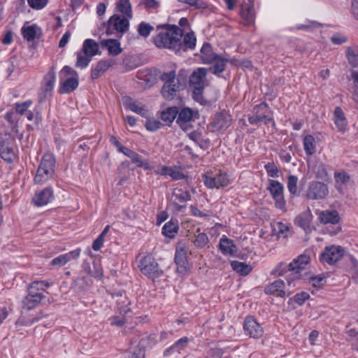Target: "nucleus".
Segmentation results:
<instances>
[{
	"label": "nucleus",
	"instance_id": "1",
	"mask_svg": "<svg viewBox=\"0 0 358 358\" xmlns=\"http://www.w3.org/2000/svg\"><path fill=\"white\" fill-rule=\"evenodd\" d=\"M157 29L160 31L153 38L154 44L158 48L168 49L178 53L180 37L183 36V29L169 24L158 25Z\"/></svg>",
	"mask_w": 358,
	"mask_h": 358
},
{
	"label": "nucleus",
	"instance_id": "2",
	"mask_svg": "<svg viewBox=\"0 0 358 358\" xmlns=\"http://www.w3.org/2000/svg\"><path fill=\"white\" fill-rule=\"evenodd\" d=\"M310 257L303 253L294 259L289 264L280 262L272 271L271 274L277 276L285 275L287 271H291L293 277H288L287 282L289 286H291L293 280L300 278V273L305 268L306 266L310 262Z\"/></svg>",
	"mask_w": 358,
	"mask_h": 358
},
{
	"label": "nucleus",
	"instance_id": "3",
	"mask_svg": "<svg viewBox=\"0 0 358 358\" xmlns=\"http://www.w3.org/2000/svg\"><path fill=\"white\" fill-rule=\"evenodd\" d=\"M208 69L200 67L194 71L189 76V85L192 90V98L201 105H206L208 101L203 97L204 80L206 77Z\"/></svg>",
	"mask_w": 358,
	"mask_h": 358
},
{
	"label": "nucleus",
	"instance_id": "4",
	"mask_svg": "<svg viewBox=\"0 0 358 358\" xmlns=\"http://www.w3.org/2000/svg\"><path fill=\"white\" fill-rule=\"evenodd\" d=\"M136 261L141 272L152 281L164 275L163 269L152 255H138Z\"/></svg>",
	"mask_w": 358,
	"mask_h": 358
},
{
	"label": "nucleus",
	"instance_id": "5",
	"mask_svg": "<svg viewBox=\"0 0 358 358\" xmlns=\"http://www.w3.org/2000/svg\"><path fill=\"white\" fill-rule=\"evenodd\" d=\"M55 156L49 152L45 153L41 158L38 167L34 181L38 184H43L53 178L55 173Z\"/></svg>",
	"mask_w": 358,
	"mask_h": 358
},
{
	"label": "nucleus",
	"instance_id": "6",
	"mask_svg": "<svg viewBox=\"0 0 358 358\" xmlns=\"http://www.w3.org/2000/svg\"><path fill=\"white\" fill-rule=\"evenodd\" d=\"M252 115H248V122L252 125H257L260 122H263L264 124L270 122L273 125L275 124L272 117L273 112L266 102L255 105L252 108Z\"/></svg>",
	"mask_w": 358,
	"mask_h": 358
},
{
	"label": "nucleus",
	"instance_id": "7",
	"mask_svg": "<svg viewBox=\"0 0 358 358\" xmlns=\"http://www.w3.org/2000/svg\"><path fill=\"white\" fill-rule=\"evenodd\" d=\"M129 28V19L114 14L107 21L106 34L108 36L116 35L117 37L122 38Z\"/></svg>",
	"mask_w": 358,
	"mask_h": 358
},
{
	"label": "nucleus",
	"instance_id": "8",
	"mask_svg": "<svg viewBox=\"0 0 358 358\" xmlns=\"http://www.w3.org/2000/svg\"><path fill=\"white\" fill-rule=\"evenodd\" d=\"M160 79L164 82L161 93L163 97L166 100H172L176 96V92L179 91V80L176 83V71L164 72Z\"/></svg>",
	"mask_w": 358,
	"mask_h": 358
},
{
	"label": "nucleus",
	"instance_id": "9",
	"mask_svg": "<svg viewBox=\"0 0 358 358\" xmlns=\"http://www.w3.org/2000/svg\"><path fill=\"white\" fill-rule=\"evenodd\" d=\"M169 200L170 206L174 211L182 212L187 208V202L191 200V194L188 190L174 188Z\"/></svg>",
	"mask_w": 358,
	"mask_h": 358
},
{
	"label": "nucleus",
	"instance_id": "10",
	"mask_svg": "<svg viewBox=\"0 0 358 358\" xmlns=\"http://www.w3.org/2000/svg\"><path fill=\"white\" fill-rule=\"evenodd\" d=\"M29 22H26L24 24V39L28 43V48L31 50H36L43 36V31L40 27L36 24H28Z\"/></svg>",
	"mask_w": 358,
	"mask_h": 358
},
{
	"label": "nucleus",
	"instance_id": "11",
	"mask_svg": "<svg viewBox=\"0 0 358 358\" xmlns=\"http://www.w3.org/2000/svg\"><path fill=\"white\" fill-rule=\"evenodd\" d=\"M177 115L176 123L184 131L192 129L191 122L199 118L198 110L187 107L181 108Z\"/></svg>",
	"mask_w": 358,
	"mask_h": 358
},
{
	"label": "nucleus",
	"instance_id": "12",
	"mask_svg": "<svg viewBox=\"0 0 358 358\" xmlns=\"http://www.w3.org/2000/svg\"><path fill=\"white\" fill-rule=\"evenodd\" d=\"M275 201V206L277 208L283 211L286 210V201L284 198L283 191L284 187L278 180H269V185L267 187Z\"/></svg>",
	"mask_w": 358,
	"mask_h": 358
},
{
	"label": "nucleus",
	"instance_id": "13",
	"mask_svg": "<svg viewBox=\"0 0 358 358\" xmlns=\"http://www.w3.org/2000/svg\"><path fill=\"white\" fill-rule=\"evenodd\" d=\"M344 255V250L339 245H331L324 248L320 256V260L323 263L332 265L339 261Z\"/></svg>",
	"mask_w": 358,
	"mask_h": 358
},
{
	"label": "nucleus",
	"instance_id": "14",
	"mask_svg": "<svg viewBox=\"0 0 358 358\" xmlns=\"http://www.w3.org/2000/svg\"><path fill=\"white\" fill-rule=\"evenodd\" d=\"M328 194L329 188L327 185L319 181L310 182L306 191V196L310 200L324 199Z\"/></svg>",
	"mask_w": 358,
	"mask_h": 358
},
{
	"label": "nucleus",
	"instance_id": "15",
	"mask_svg": "<svg viewBox=\"0 0 358 358\" xmlns=\"http://www.w3.org/2000/svg\"><path fill=\"white\" fill-rule=\"evenodd\" d=\"M243 330L245 335L255 339L261 338L264 334L263 328L252 316L245 318Z\"/></svg>",
	"mask_w": 358,
	"mask_h": 358
},
{
	"label": "nucleus",
	"instance_id": "16",
	"mask_svg": "<svg viewBox=\"0 0 358 358\" xmlns=\"http://www.w3.org/2000/svg\"><path fill=\"white\" fill-rule=\"evenodd\" d=\"M203 183L208 189H219L227 187L229 184V180L227 173H220L215 176L203 175Z\"/></svg>",
	"mask_w": 358,
	"mask_h": 358
},
{
	"label": "nucleus",
	"instance_id": "17",
	"mask_svg": "<svg viewBox=\"0 0 358 358\" xmlns=\"http://www.w3.org/2000/svg\"><path fill=\"white\" fill-rule=\"evenodd\" d=\"M232 123L231 115L227 110H224L217 113L211 122L213 128L217 131H224L229 128Z\"/></svg>",
	"mask_w": 358,
	"mask_h": 358
},
{
	"label": "nucleus",
	"instance_id": "18",
	"mask_svg": "<svg viewBox=\"0 0 358 358\" xmlns=\"http://www.w3.org/2000/svg\"><path fill=\"white\" fill-rule=\"evenodd\" d=\"M187 253V249L184 245L176 248L174 261L177 265L178 273H184L189 269Z\"/></svg>",
	"mask_w": 358,
	"mask_h": 358
},
{
	"label": "nucleus",
	"instance_id": "19",
	"mask_svg": "<svg viewBox=\"0 0 358 358\" xmlns=\"http://www.w3.org/2000/svg\"><path fill=\"white\" fill-rule=\"evenodd\" d=\"M240 15L244 20V24L249 26L255 23V12L254 8V0H244L241 4Z\"/></svg>",
	"mask_w": 358,
	"mask_h": 358
},
{
	"label": "nucleus",
	"instance_id": "20",
	"mask_svg": "<svg viewBox=\"0 0 358 358\" xmlns=\"http://www.w3.org/2000/svg\"><path fill=\"white\" fill-rule=\"evenodd\" d=\"M15 106V110L7 113L5 117L9 123L11 132L16 134L19 131L18 122L22 115V104L17 103Z\"/></svg>",
	"mask_w": 358,
	"mask_h": 358
},
{
	"label": "nucleus",
	"instance_id": "21",
	"mask_svg": "<svg viewBox=\"0 0 358 358\" xmlns=\"http://www.w3.org/2000/svg\"><path fill=\"white\" fill-rule=\"evenodd\" d=\"M54 199L53 189L47 187L43 190L36 192L32 198L34 204L36 206H43L51 202Z\"/></svg>",
	"mask_w": 358,
	"mask_h": 358
},
{
	"label": "nucleus",
	"instance_id": "22",
	"mask_svg": "<svg viewBox=\"0 0 358 358\" xmlns=\"http://www.w3.org/2000/svg\"><path fill=\"white\" fill-rule=\"evenodd\" d=\"M285 289V282L278 279L264 287V293L268 295H275L284 298L286 295Z\"/></svg>",
	"mask_w": 358,
	"mask_h": 358
},
{
	"label": "nucleus",
	"instance_id": "23",
	"mask_svg": "<svg viewBox=\"0 0 358 358\" xmlns=\"http://www.w3.org/2000/svg\"><path fill=\"white\" fill-rule=\"evenodd\" d=\"M196 43V38L193 31L187 33L183 36L180 37L179 52H186L188 50H194Z\"/></svg>",
	"mask_w": 358,
	"mask_h": 358
},
{
	"label": "nucleus",
	"instance_id": "24",
	"mask_svg": "<svg viewBox=\"0 0 358 358\" xmlns=\"http://www.w3.org/2000/svg\"><path fill=\"white\" fill-rule=\"evenodd\" d=\"M334 122L340 132H345L348 129V120L340 106H336L334 112Z\"/></svg>",
	"mask_w": 358,
	"mask_h": 358
},
{
	"label": "nucleus",
	"instance_id": "25",
	"mask_svg": "<svg viewBox=\"0 0 358 358\" xmlns=\"http://www.w3.org/2000/svg\"><path fill=\"white\" fill-rule=\"evenodd\" d=\"M114 61L113 59H103L97 62L96 66L92 68L91 78L96 80L101 76L113 64Z\"/></svg>",
	"mask_w": 358,
	"mask_h": 358
},
{
	"label": "nucleus",
	"instance_id": "26",
	"mask_svg": "<svg viewBox=\"0 0 358 358\" xmlns=\"http://www.w3.org/2000/svg\"><path fill=\"white\" fill-rule=\"evenodd\" d=\"M56 81V72L55 67L52 66L50 68L48 72L45 75L42 82V89L47 94L50 93L55 87Z\"/></svg>",
	"mask_w": 358,
	"mask_h": 358
},
{
	"label": "nucleus",
	"instance_id": "27",
	"mask_svg": "<svg viewBox=\"0 0 358 358\" xmlns=\"http://www.w3.org/2000/svg\"><path fill=\"white\" fill-rule=\"evenodd\" d=\"M189 343V338L186 336L182 337L176 341L171 346L164 351V356L169 357L175 353H180L185 349Z\"/></svg>",
	"mask_w": 358,
	"mask_h": 358
},
{
	"label": "nucleus",
	"instance_id": "28",
	"mask_svg": "<svg viewBox=\"0 0 358 358\" xmlns=\"http://www.w3.org/2000/svg\"><path fill=\"white\" fill-rule=\"evenodd\" d=\"M319 220L321 223L327 224H336L340 221V216L336 210H326L319 214Z\"/></svg>",
	"mask_w": 358,
	"mask_h": 358
},
{
	"label": "nucleus",
	"instance_id": "29",
	"mask_svg": "<svg viewBox=\"0 0 358 358\" xmlns=\"http://www.w3.org/2000/svg\"><path fill=\"white\" fill-rule=\"evenodd\" d=\"M219 248L221 252L224 255H234L236 251L237 248L231 239L228 238L226 236H222L220 240Z\"/></svg>",
	"mask_w": 358,
	"mask_h": 358
},
{
	"label": "nucleus",
	"instance_id": "30",
	"mask_svg": "<svg viewBox=\"0 0 358 358\" xmlns=\"http://www.w3.org/2000/svg\"><path fill=\"white\" fill-rule=\"evenodd\" d=\"M102 48H106L109 55L117 56L122 52L120 47V42L117 39H105L100 42Z\"/></svg>",
	"mask_w": 358,
	"mask_h": 358
},
{
	"label": "nucleus",
	"instance_id": "31",
	"mask_svg": "<svg viewBox=\"0 0 358 358\" xmlns=\"http://www.w3.org/2000/svg\"><path fill=\"white\" fill-rule=\"evenodd\" d=\"M228 62V59L219 55L217 58L213 60V63H211L213 65L209 68V71L215 76L220 77V74L225 70L226 65Z\"/></svg>",
	"mask_w": 358,
	"mask_h": 358
},
{
	"label": "nucleus",
	"instance_id": "32",
	"mask_svg": "<svg viewBox=\"0 0 358 358\" xmlns=\"http://www.w3.org/2000/svg\"><path fill=\"white\" fill-rule=\"evenodd\" d=\"M78 86V78L71 77L62 81L60 79V87L59 92L60 94H68L73 92Z\"/></svg>",
	"mask_w": 358,
	"mask_h": 358
},
{
	"label": "nucleus",
	"instance_id": "33",
	"mask_svg": "<svg viewBox=\"0 0 358 358\" xmlns=\"http://www.w3.org/2000/svg\"><path fill=\"white\" fill-rule=\"evenodd\" d=\"M201 54V59L204 64L213 63V60L219 55L213 52L212 46L208 43H205L203 45Z\"/></svg>",
	"mask_w": 358,
	"mask_h": 358
},
{
	"label": "nucleus",
	"instance_id": "34",
	"mask_svg": "<svg viewBox=\"0 0 358 358\" xmlns=\"http://www.w3.org/2000/svg\"><path fill=\"white\" fill-rule=\"evenodd\" d=\"M116 9L122 14V17L132 19V8L129 0H118L116 3Z\"/></svg>",
	"mask_w": 358,
	"mask_h": 358
},
{
	"label": "nucleus",
	"instance_id": "35",
	"mask_svg": "<svg viewBox=\"0 0 358 358\" xmlns=\"http://www.w3.org/2000/svg\"><path fill=\"white\" fill-rule=\"evenodd\" d=\"M99 49L98 43L94 40L88 38L84 41L81 51L93 57L99 53Z\"/></svg>",
	"mask_w": 358,
	"mask_h": 358
},
{
	"label": "nucleus",
	"instance_id": "36",
	"mask_svg": "<svg viewBox=\"0 0 358 358\" xmlns=\"http://www.w3.org/2000/svg\"><path fill=\"white\" fill-rule=\"evenodd\" d=\"M125 108L136 113L142 116L147 115L148 110L138 103L134 101L131 98L127 97L123 101Z\"/></svg>",
	"mask_w": 358,
	"mask_h": 358
},
{
	"label": "nucleus",
	"instance_id": "37",
	"mask_svg": "<svg viewBox=\"0 0 358 358\" xmlns=\"http://www.w3.org/2000/svg\"><path fill=\"white\" fill-rule=\"evenodd\" d=\"M24 117H25L29 121H33L31 124L27 125V130H34L37 127L41 121L39 113L36 110L31 111L24 108Z\"/></svg>",
	"mask_w": 358,
	"mask_h": 358
},
{
	"label": "nucleus",
	"instance_id": "38",
	"mask_svg": "<svg viewBox=\"0 0 358 358\" xmlns=\"http://www.w3.org/2000/svg\"><path fill=\"white\" fill-rule=\"evenodd\" d=\"M179 229L177 221L171 220L162 227V232L164 236L170 238H174Z\"/></svg>",
	"mask_w": 358,
	"mask_h": 358
},
{
	"label": "nucleus",
	"instance_id": "39",
	"mask_svg": "<svg viewBox=\"0 0 358 358\" xmlns=\"http://www.w3.org/2000/svg\"><path fill=\"white\" fill-rule=\"evenodd\" d=\"M334 180L336 182V187L338 191L341 192L342 189V185H346L350 180V176L345 171H336L334 172Z\"/></svg>",
	"mask_w": 358,
	"mask_h": 358
},
{
	"label": "nucleus",
	"instance_id": "40",
	"mask_svg": "<svg viewBox=\"0 0 358 358\" xmlns=\"http://www.w3.org/2000/svg\"><path fill=\"white\" fill-rule=\"evenodd\" d=\"M179 109L176 106L169 107L162 112L161 119L169 125H170L178 116Z\"/></svg>",
	"mask_w": 358,
	"mask_h": 358
},
{
	"label": "nucleus",
	"instance_id": "41",
	"mask_svg": "<svg viewBox=\"0 0 358 358\" xmlns=\"http://www.w3.org/2000/svg\"><path fill=\"white\" fill-rule=\"evenodd\" d=\"M196 233L197 234H195L194 239L192 240V243H194V245L196 248H205L209 243V238L206 234L203 232H201V229L197 228L196 230Z\"/></svg>",
	"mask_w": 358,
	"mask_h": 358
},
{
	"label": "nucleus",
	"instance_id": "42",
	"mask_svg": "<svg viewBox=\"0 0 358 358\" xmlns=\"http://www.w3.org/2000/svg\"><path fill=\"white\" fill-rule=\"evenodd\" d=\"M231 266L234 271L243 276L248 275L252 269L251 266L238 261H231Z\"/></svg>",
	"mask_w": 358,
	"mask_h": 358
},
{
	"label": "nucleus",
	"instance_id": "43",
	"mask_svg": "<svg viewBox=\"0 0 358 358\" xmlns=\"http://www.w3.org/2000/svg\"><path fill=\"white\" fill-rule=\"evenodd\" d=\"M303 148L306 154L308 156H311L315 152V140L312 135H307L304 137Z\"/></svg>",
	"mask_w": 358,
	"mask_h": 358
},
{
	"label": "nucleus",
	"instance_id": "44",
	"mask_svg": "<svg viewBox=\"0 0 358 358\" xmlns=\"http://www.w3.org/2000/svg\"><path fill=\"white\" fill-rule=\"evenodd\" d=\"M42 299V296L27 294L24 298V309L31 310L38 306Z\"/></svg>",
	"mask_w": 358,
	"mask_h": 358
},
{
	"label": "nucleus",
	"instance_id": "45",
	"mask_svg": "<svg viewBox=\"0 0 358 358\" xmlns=\"http://www.w3.org/2000/svg\"><path fill=\"white\" fill-rule=\"evenodd\" d=\"M92 57L85 55L83 51L77 52V60L76 66L80 69L86 68L92 60Z\"/></svg>",
	"mask_w": 358,
	"mask_h": 358
},
{
	"label": "nucleus",
	"instance_id": "46",
	"mask_svg": "<svg viewBox=\"0 0 358 358\" xmlns=\"http://www.w3.org/2000/svg\"><path fill=\"white\" fill-rule=\"evenodd\" d=\"M294 224L301 227L304 231L308 232L310 229V219L306 215H299L294 220Z\"/></svg>",
	"mask_w": 358,
	"mask_h": 358
},
{
	"label": "nucleus",
	"instance_id": "47",
	"mask_svg": "<svg viewBox=\"0 0 358 358\" xmlns=\"http://www.w3.org/2000/svg\"><path fill=\"white\" fill-rule=\"evenodd\" d=\"M348 63L352 67H358V51L355 48L349 47L346 50Z\"/></svg>",
	"mask_w": 358,
	"mask_h": 358
},
{
	"label": "nucleus",
	"instance_id": "48",
	"mask_svg": "<svg viewBox=\"0 0 358 358\" xmlns=\"http://www.w3.org/2000/svg\"><path fill=\"white\" fill-rule=\"evenodd\" d=\"M178 2L186 3L197 10H206L208 8V3L203 0H177Z\"/></svg>",
	"mask_w": 358,
	"mask_h": 358
},
{
	"label": "nucleus",
	"instance_id": "49",
	"mask_svg": "<svg viewBox=\"0 0 358 358\" xmlns=\"http://www.w3.org/2000/svg\"><path fill=\"white\" fill-rule=\"evenodd\" d=\"M116 303L118 307V310L121 314L123 313L127 315L128 313L131 312V309L129 307L130 301L126 296H124V297L120 298V299H117L116 300Z\"/></svg>",
	"mask_w": 358,
	"mask_h": 358
},
{
	"label": "nucleus",
	"instance_id": "50",
	"mask_svg": "<svg viewBox=\"0 0 358 358\" xmlns=\"http://www.w3.org/2000/svg\"><path fill=\"white\" fill-rule=\"evenodd\" d=\"M0 156L6 162H11L15 157V154L13 149L8 145L0 150Z\"/></svg>",
	"mask_w": 358,
	"mask_h": 358
},
{
	"label": "nucleus",
	"instance_id": "51",
	"mask_svg": "<svg viewBox=\"0 0 358 358\" xmlns=\"http://www.w3.org/2000/svg\"><path fill=\"white\" fill-rule=\"evenodd\" d=\"M153 29L154 27L149 23L141 22L138 27V33L140 36L147 38Z\"/></svg>",
	"mask_w": 358,
	"mask_h": 358
},
{
	"label": "nucleus",
	"instance_id": "52",
	"mask_svg": "<svg viewBox=\"0 0 358 358\" xmlns=\"http://www.w3.org/2000/svg\"><path fill=\"white\" fill-rule=\"evenodd\" d=\"M309 280L312 283V286L316 289L322 288L327 282L324 275L312 276L309 278Z\"/></svg>",
	"mask_w": 358,
	"mask_h": 358
},
{
	"label": "nucleus",
	"instance_id": "53",
	"mask_svg": "<svg viewBox=\"0 0 358 358\" xmlns=\"http://www.w3.org/2000/svg\"><path fill=\"white\" fill-rule=\"evenodd\" d=\"M298 178L294 175H289L287 178V189L292 195L297 194Z\"/></svg>",
	"mask_w": 358,
	"mask_h": 358
},
{
	"label": "nucleus",
	"instance_id": "54",
	"mask_svg": "<svg viewBox=\"0 0 358 358\" xmlns=\"http://www.w3.org/2000/svg\"><path fill=\"white\" fill-rule=\"evenodd\" d=\"M88 274L92 277L100 280L103 276V269L99 262H93V269H89Z\"/></svg>",
	"mask_w": 358,
	"mask_h": 358
},
{
	"label": "nucleus",
	"instance_id": "55",
	"mask_svg": "<svg viewBox=\"0 0 358 358\" xmlns=\"http://www.w3.org/2000/svg\"><path fill=\"white\" fill-rule=\"evenodd\" d=\"M162 126V123L155 119H148L145 122V127L148 131H155L159 129Z\"/></svg>",
	"mask_w": 358,
	"mask_h": 358
},
{
	"label": "nucleus",
	"instance_id": "56",
	"mask_svg": "<svg viewBox=\"0 0 358 358\" xmlns=\"http://www.w3.org/2000/svg\"><path fill=\"white\" fill-rule=\"evenodd\" d=\"M310 294L306 292H301L296 294L292 300L299 306H302L307 300L310 299Z\"/></svg>",
	"mask_w": 358,
	"mask_h": 358
},
{
	"label": "nucleus",
	"instance_id": "57",
	"mask_svg": "<svg viewBox=\"0 0 358 358\" xmlns=\"http://www.w3.org/2000/svg\"><path fill=\"white\" fill-rule=\"evenodd\" d=\"M122 65L126 71H131L136 69L138 66L135 59L131 56H127L123 59Z\"/></svg>",
	"mask_w": 358,
	"mask_h": 358
},
{
	"label": "nucleus",
	"instance_id": "58",
	"mask_svg": "<svg viewBox=\"0 0 358 358\" xmlns=\"http://www.w3.org/2000/svg\"><path fill=\"white\" fill-rule=\"evenodd\" d=\"M274 231H276L277 236L278 237L282 236L285 238L287 236L289 228L282 222H279L274 227Z\"/></svg>",
	"mask_w": 358,
	"mask_h": 358
},
{
	"label": "nucleus",
	"instance_id": "59",
	"mask_svg": "<svg viewBox=\"0 0 358 358\" xmlns=\"http://www.w3.org/2000/svg\"><path fill=\"white\" fill-rule=\"evenodd\" d=\"M81 252L80 248H76V250H71L67 253L63 254V256L65 259L66 263L75 260L79 258Z\"/></svg>",
	"mask_w": 358,
	"mask_h": 358
},
{
	"label": "nucleus",
	"instance_id": "60",
	"mask_svg": "<svg viewBox=\"0 0 358 358\" xmlns=\"http://www.w3.org/2000/svg\"><path fill=\"white\" fill-rule=\"evenodd\" d=\"M264 168L268 176L272 178H278L279 176L278 169L273 163H267L265 164Z\"/></svg>",
	"mask_w": 358,
	"mask_h": 358
},
{
	"label": "nucleus",
	"instance_id": "61",
	"mask_svg": "<svg viewBox=\"0 0 358 358\" xmlns=\"http://www.w3.org/2000/svg\"><path fill=\"white\" fill-rule=\"evenodd\" d=\"M315 177L317 179L325 180L328 178L329 175L325 166L323 164H320L317 166V170L315 171Z\"/></svg>",
	"mask_w": 358,
	"mask_h": 358
},
{
	"label": "nucleus",
	"instance_id": "62",
	"mask_svg": "<svg viewBox=\"0 0 358 358\" xmlns=\"http://www.w3.org/2000/svg\"><path fill=\"white\" fill-rule=\"evenodd\" d=\"M27 2L31 8L41 10L47 5L48 0H27Z\"/></svg>",
	"mask_w": 358,
	"mask_h": 358
},
{
	"label": "nucleus",
	"instance_id": "63",
	"mask_svg": "<svg viewBox=\"0 0 358 358\" xmlns=\"http://www.w3.org/2000/svg\"><path fill=\"white\" fill-rule=\"evenodd\" d=\"M124 358H144V351L141 348H135L133 351L127 352Z\"/></svg>",
	"mask_w": 358,
	"mask_h": 358
},
{
	"label": "nucleus",
	"instance_id": "64",
	"mask_svg": "<svg viewBox=\"0 0 358 358\" xmlns=\"http://www.w3.org/2000/svg\"><path fill=\"white\" fill-rule=\"evenodd\" d=\"M224 354V350L219 348H210L207 352L208 358H221Z\"/></svg>",
	"mask_w": 358,
	"mask_h": 358
}]
</instances>
